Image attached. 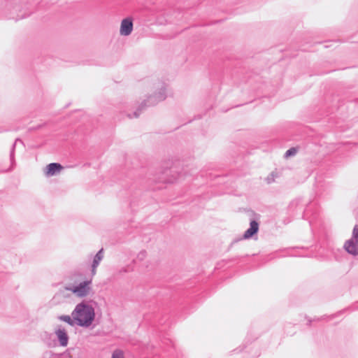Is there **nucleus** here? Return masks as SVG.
<instances>
[{
    "mask_svg": "<svg viewBox=\"0 0 358 358\" xmlns=\"http://www.w3.org/2000/svg\"><path fill=\"white\" fill-rule=\"evenodd\" d=\"M187 174V171L183 169L181 171H176V167L161 168L157 173H149V177L145 179H139V181H135L134 183L139 182L141 185L145 183L148 187H150L152 182L172 183L177 179Z\"/></svg>",
    "mask_w": 358,
    "mask_h": 358,
    "instance_id": "obj_1",
    "label": "nucleus"
},
{
    "mask_svg": "<svg viewBox=\"0 0 358 358\" xmlns=\"http://www.w3.org/2000/svg\"><path fill=\"white\" fill-rule=\"evenodd\" d=\"M155 92L148 96L146 100H144L132 114L127 115L129 118H137L139 117L141 112L148 106H152L157 104L159 102L166 99V84L164 82L159 81L155 84Z\"/></svg>",
    "mask_w": 358,
    "mask_h": 358,
    "instance_id": "obj_2",
    "label": "nucleus"
},
{
    "mask_svg": "<svg viewBox=\"0 0 358 358\" xmlns=\"http://www.w3.org/2000/svg\"><path fill=\"white\" fill-rule=\"evenodd\" d=\"M95 317L94 308L85 301L78 303L72 311V317L76 321L77 325L83 328L90 327Z\"/></svg>",
    "mask_w": 358,
    "mask_h": 358,
    "instance_id": "obj_3",
    "label": "nucleus"
},
{
    "mask_svg": "<svg viewBox=\"0 0 358 358\" xmlns=\"http://www.w3.org/2000/svg\"><path fill=\"white\" fill-rule=\"evenodd\" d=\"M78 280H75L74 284H69L65 288L71 292L76 296L85 297L92 290V280H84L85 276L83 273H76L73 275Z\"/></svg>",
    "mask_w": 358,
    "mask_h": 358,
    "instance_id": "obj_4",
    "label": "nucleus"
},
{
    "mask_svg": "<svg viewBox=\"0 0 358 358\" xmlns=\"http://www.w3.org/2000/svg\"><path fill=\"white\" fill-rule=\"evenodd\" d=\"M343 248L348 254L358 255V224L354 226L352 238L345 241Z\"/></svg>",
    "mask_w": 358,
    "mask_h": 358,
    "instance_id": "obj_5",
    "label": "nucleus"
},
{
    "mask_svg": "<svg viewBox=\"0 0 358 358\" xmlns=\"http://www.w3.org/2000/svg\"><path fill=\"white\" fill-rule=\"evenodd\" d=\"M10 13L8 17L10 19H15V21L25 18L30 15L29 11H23L22 6L15 2L10 1L8 5Z\"/></svg>",
    "mask_w": 358,
    "mask_h": 358,
    "instance_id": "obj_6",
    "label": "nucleus"
},
{
    "mask_svg": "<svg viewBox=\"0 0 358 358\" xmlns=\"http://www.w3.org/2000/svg\"><path fill=\"white\" fill-rule=\"evenodd\" d=\"M134 23L133 19L130 17L124 18L120 24V34L122 36H127L131 34L133 31Z\"/></svg>",
    "mask_w": 358,
    "mask_h": 358,
    "instance_id": "obj_7",
    "label": "nucleus"
},
{
    "mask_svg": "<svg viewBox=\"0 0 358 358\" xmlns=\"http://www.w3.org/2000/svg\"><path fill=\"white\" fill-rule=\"evenodd\" d=\"M259 224L255 220H252L250 222L249 228L244 232L241 239H249L252 238L259 231Z\"/></svg>",
    "mask_w": 358,
    "mask_h": 358,
    "instance_id": "obj_8",
    "label": "nucleus"
},
{
    "mask_svg": "<svg viewBox=\"0 0 358 358\" xmlns=\"http://www.w3.org/2000/svg\"><path fill=\"white\" fill-rule=\"evenodd\" d=\"M55 335L57 338L60 346H67L69 343V337L64 328L59 326L58 329L55 331Z\"/></svg>",
    "mask_w": 358,
    "mask_h": 358,
    "instance_id": "obj_9",
    "label": "nucleus"
},
{
    "mask_svg": "<svg viewBox=\"0 0 358 358\" xmlns=\"http://www.w3.org/2000/svg\"><path fill=\"white\" fill-rule=\"evenodd\" d=\"M63 169V166L61 164L57 162H52L48 164L45 166L44 173L48 177L53 176L59 173Z\"/></svg>",
    "mask_w": 358,
    "mask_h": 358,
    "instance_id": "obj_10",
    "label": "nucleus"
},
{
    "mask_svg": "<svg viewBox=\"0 0 358 358\" xmlns=\"http://www.w3.org/2000/svg\"><path fill=\"white\" fill-rule=\"evenodd\" d=\"M104 257V250L103 248H101L96 254L94 256L92 264L94 266H99L100 262L103 260Z\"/></svg>",
    "mask_w": 358,
    "mask_h": 358,
    "instance_id": "obj_11",
    "label": "nucleus"
},
{
    "mask_svg": "<svg viewBox=\"0 0 358 358\" xmlns=\"http://www.w3.org/2000/svg\"><path fill=\"white\" fill-rule=\"evenodd\" d=\"M58 319L61 321H63L71 327H73L75 324L77 325L76 321L72 317V314L71 315H60Z\"/></svg>",
    "mask_w": 358,
    "mask_h": 358,
    "instance_id": "obj_12",
    "label": "nucleus"
},
{
    "mask_svg": "<svg viewBox=\"0 0 358 358\" xmlns=\"http://www.w3.org/2000/svg\"><path fill=\"white\" fill-rule=\"evenodd\" d=\"M18 141L20 142L21 143H23V142L20 138H16L15 142L12 145L11 149L10 151V160L11 166H12L11 169L13 168V166L15 165V150L16 143Z\"/></svg>",
    "mask_w": 358,
    "mask_h": 358,
    "instance_id": "obj_13",
    "label": "nucleus"
},
{
    "mask_svg": "<svg viewBox=\"0 0 358 358\" xmlns=\"http://www.w3.org/2000/svg\"><path fill=\"white\" fill-rule=\"evenodd\" d=\"M297 151H298V150L296 148H295V147L290 148L285 152L284 156L285 158H289L290 157L294 156L296 154Z\"/></svg>",
    "mask_w": 358,
    "mask_h": 358,
    "instance_id": "obj_14",
    "label": "nucleus"
},
{
    "mask_svg": "<svg viewBox=\"0 0 358 358\" xmlns=\"http://www.w3.org/2000/svg\"><path fill=\"white\" fill-rule=\"evenodd\" d=\"M112 358H124V353L120 350H116L113 352Z\"/></svg>",
    "mask_w": 358,
    "mask_h": 358,
    "instance_id": "obj_15",
    "label": "nucleus"
},
{
    "mask_svg": "<svg viewBox=\"0 0 358 358\" xmlns=\"http://www.w3.org/2000/svg\"><path fill=\"white\" fill-rule=\"evenodd\" d=\"M300 202L299 199L292 201L289 205V209L292 210L294 207H296Z\"/></svg>",
    "mask_w": 358,
    "mask_h": 358,
    "instance_id": "obj_16",
    "label": "nucleus"
},
{
    "mask_svg": "<svg viewBox=\"0 0 358 358\" xmlns=\"http://www.w3.org/2000/svg\"><path fill=\"white\" fill-rule=\"evenodd\" d=\"M146 256V252L145 250H142L141 251L138 255H137V258L138 259H139L140 261H143L145 257Z\"/></svg>",
    "mask_w": 358,
    "mask_h": 358,
    "instance_id": "obj_17",
    "label": "nucleus"
},
{
    "mask_svg": "<svg viewBox=\"0 0 358 358\" xmlns=\"http://www.w3.org/2000/svg\"><path fill=\"white\" fill-rule=\"evenodd\" d=\"M98 266H94V265L91 264V274L92 276L95 275L96 273V268Z\"/></svg>",
    "mask_w": 358,
    "mask_h": 358,
    "instance_id": "obj_18",
    "label": "nucleus"
},
{
    "mask_svg": "<svg viewBox=\"0 0 358 358\" xmlns=\"http://www.w3.org/2000/svg\"><path fill=\"white\" fill-rule=\"evenodd\" d=\"M43 127V124H38V126L35 127H31L29 129V130H36V129H41V127Z\"/></svg>",
    "mask_w": 358,
    "mask_h": 358,
    "instance_id": "obj_19",
    "label": "nucleus"
},
{
    "mask_svg": "<svg viewBox=\"0 0 358 358\" xmlns=\"http://www.w3.org/2000/svg\"><path fill=\"white\" fill-rule=\"evenodd\" d=\"M320 320V318H315V319H313V320L309 319V320H308V325H310V324H311V322H312L313 321H316V320Z\"/></svg>",
    "mask_w": 358,
    "mask_h": 358,
    "instance_id": "obj_20",
    "label": "nucleus"
},
{
    "mask_svg": "<svg viewBox=\"0 0 358 358\" xmlns=\"http://www.w3.org/2000/svg\"><path fill=\"white\" fill-rule=\"evenodd\" d=\"M122 272L127 273V269L126 268H122L120 270V273H122Z\"/></svg>",
    "mask_w": 358,
    "mask_h": 358,
    "instance_id": "obj_21",
    "label": "nucleus"
},
{
    "mask_svg": "<svg viewBox=\"0 0 358 358\" xmlns=\"http://www.w3.org/2000/svg\"><path fill=\"white\" fill-rule=\"evenodd\" d=\"M130 205H131V206H133L134 205V201H131V203H130Z\"/></svg>",
    "mask_w": 358,
    "mask_h": 358,
    "instance_id": "obj_22",
    "label": "nucleus"
},
{
    "mask_svg": "<svg viewBox=\"0 0 358 358\" xmlns=\"http://www.w3.org/2000/svg\"><path fill=\"white\" fill-rule=\"evenodd\" d=\"M312 224H313V220H309V224L311 226V225H312Z\"/></svg>",
    "mask_w": 358,
    "mask_h": 358,
    "instance_id": "obj_23",
    "label": "nucleus"
},
{
    "mask_svg": "<svg viewBox=\"0 0 358 358\" xmlns=\"http://www.w3.org/2000/svg\"><path fill=\"white\" fill-rule=\"evenodd\" d=\"M307 212H308V209H306L305 214H304L303 217L306 215Z\"/></svg>",
    "mask_w": 358,
    "mask_h": 358,
    "instance_id": "obj_24",
    "label": "nucleus"
},
{
    "mask_svg": "<svg viewBox=\"0 0 358 358\" xmlns=\"http://www.w3.org/2000/svg\"><path fill=\"white\" fill-rule=\"evenodd\" d=\"M330 46H331V45H324L325 48H329Z\"/></svg>",
    "mask_w": 358,
    "mask_h": 358,
    "instance_id": "obj_25",
    "label": "nucleus"
},
{
    "mask_svg": "<svg viewBox=\"0 0 358 358\" xmlns=\"http://www.w3.org/2000/svg\"><path fill=\"white\" fill-rule=\"evenodd\" d=\"M268 183H270V182H271V181H270L269 178H268Z\"/></svg>",
    "mask_w": 358,
    "mask_h": 358,
    "instance_id": "obj_26",
    "label": "nucleus"
}]
</instances>
